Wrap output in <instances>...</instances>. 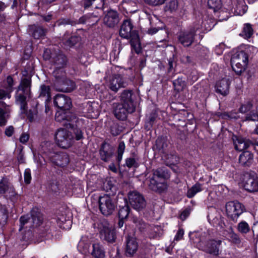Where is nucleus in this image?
I'll use <instances>...</instances> for the list:
<instances>
[{"instance_id":"52","label":"nucleus","mask_w":258,"mask_h":258,"mask_svg":"<svg viewBox=\"0 0 258 258\" xmlns=\"http://www.w3.org/2000/svg\"><path fill=\"white\" fill-rule=\"evenodd\" d=\"M20 230H21L23 226L28 223H31V217L28 215L21 216L20 219Z\"/></svg>"},{"instance_id":"46","label":"nucleus","mask_w":258,"mask_h":258,"mask_svg":"<svg viewBox=\"0 0 258 258\" xmlns=\"http://www.w3.org/2000/svg\"><path fill=\"white\" fill-rule=\"evenodd\" d=\"M12 2H13L12 8H14L16 7L17 4L16 0H0V11H4L7 6L10 5Z\"/></svg>"},{"instance_id":"5","label":"nucleus","mask_w":258,"mask_h":258,"mask_svg":"<svg viewBox=\"0 0 258 258\" xmlns=\"http://www.w3.org/2000/svg\"><path fill=\"white\" fill-rule=\"evenodd\" d=\"M53 75L55 78L53 81V87L58 91L70 92L75 88V83L66 77V73L63 70H54Z\"/></svg>"},{"instance_id":"58","label":"nucleus","mask_w":258,"mask_h":258,"mask_svg":"<svg viewBox=\"0 0 258 258\" xmlns=\"http://www.w3.org/2000/svg\"><path fill=\"white\" fill-rule=\"evenodd\" d=\"M146 3H148L149 4L155 5V6H158V5H161L163 4L165 2L166 0H144Z\"/></svg>"},{"instance_id":"48","label":"nucleus","mask_w":258,"mask_h":258,"mask_svg":"<svg viewBox=\"0 0 258 258\" xmlns=\"http://www.w3.org/2000/svg\"><path fill=\"white\" fill-rule=\"evenodd\" d=\"M125 144L123 142L119 143L117 149V160L118 163L121 161L125 149Z\"/></svg>"},{"instance_id":"40","label":"nucleus","mask_w":258,"mask_h":258,"mask_svg":"<svg viewBox=\"0 0 258 258\" xmlns=\"http://www.w3.org/2000/svg\"><path fill=\"white\" fill-rule=\"evenodd\" d=\"M202 190L201 184L200 183H196L189 189L187 192V197L189 198H191L195 195Z\"/></svg>"},{"instance_id":"8","label":"nucleus","mask_w":258,"mask_h":258,"mask_svg":"<svg viewBox=\"0 0 258 258\" xmlns=\"http://www.w3.org/2000/svg\"><path fill=\"white\" fill-rule=\"evenodd\" d=\"M100 238L109 242L115 241L116 235L114 229L105 220L101 221L98 224Z\"/></svg>"},{"instance_id":"3","label":"nucleus","mask_w":258,"mask_h":258,"mask_svg":"<svg viewBox=\"0 0 258 258\" xmlns=\"http://www.w3.org/2000/svg\"><path fill=\"white\" fill-rule=\"evenodd\" d=\"M190 239L195 243H197L199 248L214 255L219 254V247L222 241L220 240H210L206 244L199 238L200 234L197 232H190Z\"/></svg>"},{"instance_id":"59","label":"nucleus","mask_w":258,"mask_h":258,"mask_svg":"<svg viewBox=\"0 0 258 258\" xmlns=\"http://www.w3.org/2000/svg\"><path fill=\"white\" fill-rule=\"evenodd\" d=\"M96 0H82L81 3L84 9H86L90 7Z\"/></svg>"},{"instance_id":"42","label":"nucleus","mask_w":258,"mask_h":258,"mask_svg":"<svg viewBox=\"0 0 258 258\" xmlns=\"http://www.w3.org/2000/svg\"><path fill=\"white\" fill-rule=\"evenodd\" d=\"M208 5L214 12L218 11L221 7V0H208Z\"/></svg>"},{"instance_id":"17","label":"nucleus","mask_w":258,"mask_h":258,"mask_svg":"<svg viewBox=\"0 0 258 258\" xmlns=\"http://www.w3.org/2000/svg\"><path fill=\"white\" fill-rule=\"evenodd\" d=\"M127 86L126 82L120 75H115L110 80L108 86L114 92H117L120 88H124Z\"/></svg>"},{"instance_id":"18","label":"nucleus","mask_w":258,"mask_h":258,"mask_svg":"<svg viewBox=\"0 0 258 258\" xmlns=\"http://www.w3.org/2000/svg\"><path fill=\"white\" fill-rule=\"evenodd\" d=\"M244 189L249 192L258 191V178L256 176L248 175L245 176L243 181Z\"/></svg>"},{"instance_id":"41","label":"nucleus","mask_w":258,"mask_h":258,"mask_svg":"<svg viewBox=\"0 0 258 258\" xmlns=\"http://www.w3.org/2000/svg\"><path fill=\"white\" fill-rule=\"evenodd\" d=\"M133 222L141 231H143L145 229H150V227L147 225L142 219L134 218Z\"/></svg>"},{"instance_id":"45","label":"nucleus","mask_w":258,"mask_h":258,"mask_svg":"<svg viewBox=\"0 0 258 258\" xmlns=\"http://www.w3.org/2000/svg\"><path fill=\"white\" fill-rule=\"evenodd\" d=\"M243 33L245 37L247 38L251 37L253 33L251 25L249 23L245 24L243 28Z\"/></svg>"},{"instance_id":"51","label":"nucleus","mask_w":258,"mask_h":258,"mask_svg":"<svg viewBox=\"0 0 258 258\" xmlns=\"http://www.w3.org/2000/svg\"><path fill=\"white\" fill-rule=\"evenodd\" d=\"M37 116V111L36 109H30L27 113V118L30 122L33 121Z\"/></svg>"},{"instance_id":"1","label":"nucleus","mask_w":258,"mask_h":258,"mask_svg":"<svg viewBox=\"0 0 258 258\" xmlns=\"http://www.w3.org/2000/svg\"><path fill=\"white\" fill-rule=\"evenodd\" d=\"M119 35L125 39H130V43L136 53H139L141 50L139 37L137 32L133 30V25L131 20H124L119 30Z\"/></svg>"},{"instance_id":"19","label":"nucleus","mask_w":258,"mask_h":258,"mask_svg":"<svg viewBox=\"0 0 258 258\" xmlns=\"http://www.w3.org/2000/svg\"><path fill=\"white\" fill-rule=\"evenodd\" d=\"M119 19L117 12L109 11L103 18V23L109 28L114 27L119 22Z\"/></svg>"},{"instance_id":"61","label":"nucleus","mask_w":258,"mask_h":258,"mask_svg":"<svg viewBox=\"0 0 258 258\" xmlns=\"http://www.w3.org/2000/svg\"><path fill=\"white\" fill-rule=\"evenodd\" d=\"M7 82L8 84V87L7 88L8 89V91L9 92H12L13 91V78L11 76H9L7 79Z\"/></svg>"},{"instance_id":"28","label":"nucleus","mask_w":258,"mask_h":258,"mask_svg":"<svg viewBox=\"0 0 258 258\" xmlns=\"http://www.w3.org/2000/svg\"><path fill=\"white\" fill-rule=\"evenodd\" d=\"M46 32V29L40 26H36L35 25L29 26V32L31 34L33 37L35 39H39L42 36H44Z\"/></svg>"},{"instance_id":"32","label":"nucleus","mask_w":258,"mask_h":258,"mask_svg":"<svg viewBox=\"0 0 258 258\" xmlns=\"http://www.w3.org/2000/svg\"><path fill=\"white\" fill-rule=\"evenodd\" d=\"M238 232L242 234L248 233L251 230L249 224L244 220L240 221L236 226Z\"/></svg>"},{"instance_id":"43","label":"nucleus","mask_w":258,"mask_h":258,"mask_svg":"<svg viewBox=\"0 0 258 258\" xmlns=\"http://www.w3.org/2000/svg\"><path fill=\"white\" fill-rule=\"evenodd\" d=\"M130 213V208L128 205L120 208L118 211L119 219H125Z\"/></svg>"},{"instance_id":"62","label":"nucleus","mask_w":258,"mask_h":258,"mask_svg":"<svg viewBox=\"0 0 258 258\" xmlns=\"http://www.w3.org/2000/svg\"><path fill=\"white\" fill-rule=\"evenodd\" d=\"M43 57L45 60H50L51 61V58L53 57V56H51V53L50 52V50L49 49H46L44 50V53L43 54Z\"/></svg>"},{"instance_id":"25","label":"nucleus","mask_w":258,"mask_h":258,"mask_svg":"<svg viewBox=\"0 0 258 258\" xmlns=\"http://www.w3.org/2000/svg\"><path fill=\"white\" fill-rule=\"evenodd\" d=\"M253 162V154L249 151L243 152L239 157V162L243 166H249Z\"/></svg>"},{"instance_id":"2","label":"nucleus","mask_w":258,"mask_h":258,"mask_svg":"<svg viewBox=\"0 0 258 258\" xmlns=\"http://www.w3.org/2000/svg\"><path fill=\"white\" fill-rule=\"evenodd\" d=\"M254 48L252 46H248L244 50L238 51L234 53L231 58V64L233 70L240 75L246 69L248 62V52Z\"/></svg>"},{"instance_id":"49","label":"nucleus","mask_w":258,"mask_h":258,"mask_svg":"<svg viewBox=\"0 0 258 258\" xmlns=\"http://www.w3.org/2000/svg\"><path fill=\"white\" fill-rule=\"evenodd\" d=\"M93 17L97 18L96 16L93 15L92 14H88L85 15L83 16L78 21V23L80 24H85L87 22H91L90 21L91 19Z\"/></svg>"},{"instance_id":"50","label":"nucleus","mask_w":258,"mask_h":258,"mask_svg":"<svg viewBox=\"0 0 258 258\" xmlns=\"http://www.w3.org/2000/svg\"><path fill=\"white\" fill-rule=\"evenodd\" d=\"M219 226L221 229V232L223 233V235L225 236H228V233L226 232V230H227L228 227H232V225L229 224H226L224 222L221 220L218 223Z\"/></svg>"},{"instance_id":"63","label":"nucleus","mask_w":258,"mask_h":258,"mask_svg":"<svg viewBox=\"0 0 258 258\" xmlns=\"http://www.w3.org/2000/svg\"><path fill=\"white\" fill-rule=\"evenodd\" d=\"M184 231L182 229H179L174 237V240L179 241L182 239Z\"/></svg>"},{"instance_id":"44","label":"nucleus","mask_w":258,"mask_h":258,"mask_svg":"<svg viewBox=\"0 0 258 258\" xmlns=\"http://www.w3.org/2000/svg\"><path fill=\"white\" fill-rule=\"evenodd\" d=\"M8 218V214L5 206L0 205V224H4L6 223Z\"/></svg>"},{"instance_id":"21","label":"nucleus","mask_w":258,"mask_h":258,"mask_svg":"<svg viewBox=\"0 0 258 258\" xmlns=\"http://www.w3.org/2000/svg\"><path fill=\"white\" fill-rule=\"evenodd\" d=\"M138 249V243L135 238L128 237L126 242L125 254L128 256H133Z\"/></svg>"},{"instance_id":"11","label":"nucleus","mask_w":258,"mask_h":258,"mask_svg":"<svg viewBox=\"0 0 258 258\" xmlns=\"http://www.w3.org/2000/svg\"><path fill=\"white\" fill-rule=\"evenodd\" d=\"M128 200L131 206L137 210H140L146 207V202L144 198L137 191L130 192Z\"/></svg>"},{"instance_id":"9","label":"nucleus","mask_w":258,"mask_h":258,"mask_svg":"<svg viewBox=\"0 0 258 258\" xmlns=\"http://www.w3.org/2000/svg\"><path fill=\"white\" fill-rule=\"evenodd\" d=\"M99 205L101 212L105 216L111 215L116 207L115 202L108 195H104L100 197Z\"/></svg>"},{"instance_id":"13","label":"nucleus","mask_w":258,"mask_h":258,"mask_svg":"<svg viewBox=\"0 0 258 258\" xmlns=\"http://www.w3.org/2000/svg\"><path fill=\"white\" fill-rule=\"evenodd\" d=\"M113 109L114 116L118 119L122 120L126 118L128 113H132L135 111L121 103H114Z\"/></svg>"},{"instance_id":"64","label":"nucleus","mask_w":258,"mask_h":258,"mask_svg":"<svg viewBox=\"0 0 258 258\" xmlns=\"http://www.w3.org/2000/svg\"><path fill=\"white\" fill-rule=\"evenodd\" d=\"M14 132V127L12 125L9 126L6 128L5 135L10 137H11Z\"/></svg>"},{"instance_id":"4","label":"nucleus","mask_w":258,"mask_h":258,"mask_svg":"<svg viewBox=\"0 0 258 258\" xmlns=\"http://www.w3.org/2000/svg\"><path fill=\"white\" fill-rule=\"evenodd\" d=\"M152 177H149L148 186L153 191L162 192L166 190L167 185L165 178L168 177L166 171L162 169H158L153 171Z\"/></svg>"},{"instance_id":"7","label":"nucleus","mask_w":258,"mask_h":258,"mask_svg":"<svg viewBox=\"0 0 258 258\" xmlns=\"http://www.w3.org/2000/svg\"><path fill=\"white\" fill-rule=\"evenodd\" d=\"M55 140L58 145L64 149L70 147L74 142L72 133L64 128H59L55 134Z\"/></svg>"},{"instance_id":"14","label":"nucleus","mask_w":258,"mask_h":258,"mask_svg":"<svg viewBox=\"0 0 258 258\" xmlns=\"http://www.w3.org/2000/svg\"><path fill=\"white\" fill-rule=\"evenodd\" d=\"M54 104L60 110L64 111H69L72 105L71 98L61 94L55 95L54 98Z\"/></svg>"},{"instance_id":"36","label":"nucleus","mask_w":258,"mask_h":258,"mask_svg":"<svg viewBox=\"0 0 258 258\" xmlns=\"http://www.w3.org/2000/svg\"><path fill=\"white\" fill-rule=\"evenodd\" d=\"M57 222L58 226L65 230L70 229L72 223L70 219H66L63 215L58 218Z\"/></svg>"},{"instance_id":"26","label":"nucleus","mask_w":258,"mask_h":258,"mask_svg":"<svg viewBox=\"0 0 258 258\" xmlns=\"http://www.w3.org/2000/svg\"><path fill=\"white\" fill-rule=\"evenodd\" d=\"M92 248L91 254L94 258H104L105 252L103 246L100 243H93Z\"/></svg>"},{"instance_id":"31","label":"nucleus","mask_w":258,"mask_h":258,"mask_svg":"<svg viewBox=\"0 0 258 258\" xmlns=\"http://www.w3.org/2000/svg\"><path fill=\"white\" fill-rule=\"evenodd\" d=\"M246 7L243 2H238L235 4V7H233L230 11L235 15H242L246 12Z\"/></svg>"},{"instance_id":"30","label":"nucleus","mask_w":258,"mask_h":258,"mask_svg":"<svg viewBox=\"0 0 258 258\" xmlns=\"http://www.w3.org/2000/svg\"><path fill=\"white\" fill-rule=\"evenodd\" d=\"M112 154V150L109 146L105 144L102 145L100 150V157L102 160L105 162L108 161L111 157Z\"/></svg>"},{"instance_id":"29","label":"nucleus","mask_w":258,"mask_h":258,"mask_svg":"<svg viewBox=\"0 0 258 258\" xmlns=\"http://www.w3.org/2000/svg\"><path fill=\"white\" fill-rule=\"evenodd\" d=\"M80 40V38L77 36L69 37L68 33L65 34L62 38V42L67 47H72L76 45Z\"/></svg>"},{"instance_id":"55","label":"nucleus","mask_w":258,"mask_h":258,"mask_svg":"<svg viewBox=\"0 0 258 258\" xmlns=\"http://www.w3.org/2000/svg\"><path fill=\"white\" fill-rule=\"evenodd\" d=\"M110 132L111 134L114 136L118 135L120 132L118 125L116 123H113L110 127Z\"/></svg>"},{"instance_id":"56","label":"nucleus","mask_w":258,"mask_h":258,"mask_svg":"<svg viewBox=\"0 0 258 258\" xmlns=\"http://www.w3.org/2000/svg\"><path fill=\"white\" fill-rule=\"evenodd\" d=\"M73 133L75 136L74 140L78 141L83 138V134L82 130L80 128H75L73 130Z\"/></svg>"},{"instance_id":"57","label":"nucleus","mask_w":258,"mask_h":258,"mask_svg":"<svg viewBox=\"0 0 258 258\" xmlns=\"http://www.w3.org/2000/svg\"><path fill=\"white\" fill-rule=\"evenodd\" d=\"M24 180L26 183L29 184L31 180V171L30 169H26L24 172Z\"/></svg>"},{"instance_id":"20","label":"nucleus","mask_w":258,"mask_h":258,"mask_svg":"<svg viewBox=\"0 0 258 258\" xmlns=\"http://www.w3.org/2000/svg\"><path fill=\"white\" fill-rule=\"evenodd\" d=\"M67 59L66 56L61 53L53 55L51 62L54 66V70H57L60 72L66 66Z\"/></svg>"},{"instance_id":"15","label":"nucleus","mask_w":258,"mask_h":258,"mask_svg":"<svg viewBox=\"0 0 258 258\" xmlns=\"http://www.w3.org/2000/svg\"><path fill=\"white\" fill-rule=\"evenodd\" d=\"M48 156L54 164L60 167L67 166L69 162L68 156L66 153L49 152Z\"/></svg>"},{"instance_id":"37","label":"nucleus","mask_w":258,"mask_h":258,"mask_svg":"<svg viewBox=\"0 0 258 258\" xmlns=\"http://www.w3.org/2000/svg\"><path fill=\"white\" fill-rule=\"evenodd\" d=\"M166 3L164 10L171 13L175 12L178 7L177 0H166Z\"/></svg>"},{"instance_id":"34","label":"nucleus","mask_w":258,"mask_h":258,"mask_svg":"<svg viewBox=\"0 0 258 258\" xmlns=\"http://www.w3.org/2000/svg\"><path fill=\"white\" fill-rule=\"evenodd\" d=\"M31 80L28 78L24 79L18 87L19 91H22L26 95H29L30 92Z\"/></svg>"},{"instance_id":"12","label":"nucleus","mask_w":258,"mask_h":258,"mask_svg":"<svg viewBox=\"0 0 258 258\" xmlns=\"http://www.w3.org/2000/svg\"><path fill=\"white\" fill-rule=\"evenodd\" d=\"M196 29L191 28L190 30L181 31L178 36V41L184 47H188L194 41Z\"/></svg>"},{"instance_id":"16","label":"nucleus","mask_w":258,"mask_h":258,"mask_svg":"<svg viewBox=\"0 0 258 258\" xmlns=\"http://www.w3.org/2000/svg\"><path fill=\"white\" fill-rule=\"evenodd\" d=\"M120 103L126 105L129 108L135 110L134 104L135 95L131 90H124L120 95Z\"/></svg>"},{"instance_id":"35","label":"nucleus","mask_w":258,"mask_h":258,"mask_svg":"<svg viewBox=\"0 0 258 258\" xmlns=\"http://www.w3.org/2000/svg\"><path fill=\"white\" fill-rule=\"evenodd\" d=\"M226 232L228 233V236L230 238V240L234 244H239L241 243V240L239 236L234 231L232 227H229L226 230Z\"/></svg>"},{"instance_id":"27","label":"nucleus","mask_w":258,"mask_h":258,"mask_svg":"<svg viewBox=\"0 0 258 258\" xmlns=\"http://www.w3.org/2000/svg\"><path fill=\"white\" fill-rule=\"evenodd\" d=\"M43 217L42 214L39 212L38 209H33L31 211V223H32L33 227L39 226L42 223Z\"/></svg>"},{"instance_id":"60","label":"nucleus","mask_w":258,"mask_h":258,"mask_svg":"<svg viewBox=\"0 0 258 258\" xmlns=\"http://www.w3.org/2000/svg\"><path fill=\"white\" fill-rule=\"evenodd\" d=\"M8 91V89H6V90L4 89H0V99H2L5 97L10 98L11 97L10 93Z\"/></svg>"},{"instance_id":"23","label":"nucleus","mask_w":258,"mask_h":258,"mask_svg":"<svg viewBox=\"0 0 258 258\" xmlns=\"http://www.w3.org/2000/svg\"><path fill=\"white\" fill-rule=\"evenodd\" d=\"M229 80L226 79H222L216 84V91L222 95H227L229 93Z\"/></svg>"},{"instance_id":"53","label":"nucleus","mask_w":258,"mask_h":258,"mask_svg":"<svg viewBox=\"0 0 258 258\" xmlns=\"http://www.w3.org/2000/svg\"><path fill=\"white\" fill-rule=\"evenodd\" d=\"M126 165L129 167L131 168L132 167H137L138 166V164L135 159L133 158H128L126 159L125 161Z\"/></svg>"},{"instance_id":"39","label":"nucleus","mask_w":258,"mask_h":258,"mask_svg":"<svg viewBox=\"0 0 258 258\" xmlns=\"http://www.w3.org/2000/svg\"><path fill=\"white\" fill-rule=\"evenodd\" d=\"M11 187V183L6 177H3L0 181V194H4Z\"/></svg>"},{"instance_id":"10","label":"nucleus","mask_w":258,"mask_h":258,"mask_svg":"<svg viewBox=\"0 0 258 258\" xmlns=\"http://www.w3.org/2000/svg\"><path fill=\"white\" fill-rule=\"evenodd\" d=\"M253 105L250 101H247L242 104L239 108V111L242 113H246L245 121H258V113L256 110H253Z\"/></svg>"},{"instance_id":"6","label":"nucleus","mask_w":258,"mask_h":258,"mask_svg":"<svg viewBox=\"0 0 258 258\" xmlns=\"http://www.w3.org/2000/svg\"><path fill=\"white\" fill-rule=\"evenodd\" d=\"M227 216L236 223L240 216L245 211V206L238 201L228 202L225 206Z\"/></svg>"},{"instance_id":"47","label":"nucleus","mask_w":258,"mask_h":258,"mask_svg":"<svg viewBox=\"0 0 258 258\" xmlns=\"http://www.w3.org/2000/svg\"><path fill=\"white\" fill-rule=\"evenodd\" d=\"M173 84L174 86L175 89L177 91H180L183 90L185 84V82L182 79L178 78L173 81Z\"/></svg>"},{"instance_id":"22","label":"nucleus","mask_w":258,"mask_h":258,"mask_svg":"<svg viewBox=\"0 0 258 258\" xmlns=\"http://www.w3.org/2000/svg\"><path fill=\"white\" fill-rule=\"evenodd\" d=\"M76 118V116L69 111L60 110L56 112L55 115V119L58 122H62L64 120L72 121Z\"/></svg>"},{"instance_id":"38","label":"nucleus","mask_w":258,"mask_h":258,"mask_svg":"<svg viewBox=\"0 0 258 258\" xmlns=\"http://www.w3.org/2000/svg\"><path fill=\"white\" fill-rule=\"evenodd\" d=\"M23 92L19 93L16 97V101L17 103L20 105V108L24 112L26 110L27 103L26 101V96Z\"/></svg>"},{"instance_id":"33","label":"nucleus","mask_w":258,"mask_h":258,"mask_svg":"<svg viewBox=\"0 0 258 258\" xmlns=\"http://www.w3.org/2000/svg\"><path fill=\"white\" fill-rule=\"evenodd\" d=\"M39 97L45 98V102L50 100V89L48 86L42 85L40 86Z\"/></svg>"},{"instance_id":"24","label":"nucleus","mask_w":258,"mask_h":258,"mask_svg":"<svg viewBox=\"0 0 258 258\" xmlns=\"http://www.w3.org/2000/svg\"><path fill=\"white\" fill-rule=\"evenodd\" d=\"M234 144L235 150L239 151L244 150L252 145L249 140L241 137H237L236 140L234 141Z\"/></svg>"},{"instance_id":"54","label":"nucleus","mask_w":258,"mask_h":258,"mask_svg":"<svg viewBox=\"0 0 258 258\" xmlns=\"http://www.w3.org/2000/svg\"><path fill=\"white\" fill-rule=\"evenodd\" d=\"M73 23L68 19H60L56 22L54 26H60L62 25H66L69 24H72Z\"/></svg>"}]
</instances>
